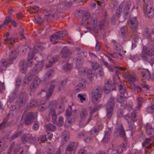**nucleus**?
<instances>
[{
  "label": "nucleus",
  "instance_id": "obj_1",
  "mask_svg": "<svg viewBox=\"0 0 154 154\" xmlns=\"http://www.w3.org/2000/svg\"><path fill=\"white\" fill-rule=\"evenodd\" d=\"M40 49L38 45L34 47L32 51H30L28 54L27 61L26 63L24 60H21L19 64L20 71L23 73H25L27 70V66L31 67L33 65L34 62L33 58L35 56V54Z\"/></svg>",
  "mask_w": 154,
  "mask_h": 154
},
{
  "label": "nucleus",
  "instance_id": "obj_2",
  "mask_svg": "<svg viewBox=\"0 0 154 154\" xmlns=\"http://www.w3.org/2000/svg\"><path fill=\"white\" fill-rule=\"evenodd\" d=\"M131 28L133 33L130 35V37L132 39V48H134L136 46L137 43L139 41V36L135 32L138 27V22L135 17L131 18L128 21Z\"/></svg>",
  "mask_w": 154,
  "mask_h": 154
},
{
  "label": "nucleus",
  "instance_id": "obj_3",
  "mask_svg": "<svg viewBox=\"0 0 154 154\" xmlns=\"http://www.w3.org/2000/svg\"><path fill=\"white\" fill-rule=\"evenodd\" d=\"M116 131L119 134L120 136L122 137L124 140V143L119 146L116 150V154H120L125 149L127 145L126 137L125 131L122 125H118L116 127Z\"/></svg>",
  "mask_w": 154,
  "mask_h": 154
},
{
  "label": "nucleus",
  "instance_id": "obj_4",
  "mask_svg": "<svg viewBox=\"0 0 154 154\" xmlns=\"http://www.w3.org/2000/svg\"><path fill=\"white\" fill-rule=\"evenodd\" d=\"M9 59L7 60L2 59L0 62V71L3 72L5 71L7 67L9 66L13 63V61L16 58L17 55L15 51H11L9 55Z\"/></svg>",
  "mask_w": 154,
  "mask_h": 154
},
{
  "label": "nucleus",
  "instance_id": "obj_5",
  "mask_svg": "<svg viewBox=\"0 0 154 154\" xmlns=\"http://www.w3.org/2000/svg\"><path fill=\"white\" fill-rule=\"evenodd\" d=\"M137 114L136 110H134L131 112V116H130L129 114H127L124 116L125 119L128 123L130 130L131 131V135H132L135 132V126L134 123L137 120L136 118Z\"/></svg>",
  "mask_w": 154,
  "mask_h": 154
},
{
  "label": "nucleus",
  "instance_id": "obj_6",
  "mask_svg": "<svg viewBox=\"0 0 154 154\" xmlns=\"http://www.w3.org/2000/svg\"><path fill=\"white\" fill-rule=\"evenodd\" d=\"M153 2L148 0L144 2L143 6L144 15L149 18H152L154 15V11L153 9Z\"/></svg>",
  "mask_w": 154,
  "mask_h": 154
},
{
  "label": "nucleus",
  "instance_id": "obj_7",
  "mask_svg": "<svg viewBox=\"0 0 154 154\" xmlns=\"http://www.w3.org/2000/svg\"><path fill=\"white\" fill-rule=\"evenodd\" d=\"M103 93L102 88L97 86L92 90L91 94L92 100L95 104L98 103L99 99L101 97Z\"/></svg>",
  "mask_w": 154,
  "mask_h": 154
},
{
  "label": "nucleus",
  "instance_id": "obj_8",
  "mask_svg": "<svg viewBox=\"0 0 154 154\" xmlns=\"http://www.w3.org/2000/svg\"><path fill=\"white\" fill-rule=\"evenodd\" d=\"M60 5H58L57 6H52L51 7H47L43 9V11H45L44 13L45 14V18L47 21H48L49 19L51 16H54V14H52L51 12L53 11L55 12L56 11H60Z\"/></svg>",
  "mask_w": 154,
  "mask_h": 154
},
{
  "label": "nucleus",
  "instance_id": "obj_9",
  "mask_svg": "<svg viewBox=\"0 0 154 154\" xmlns=\"http://www.w3.org/2000/svg\"><path fill=\"white\" fill-rule=\"evenodd\" d=\"M36 112H29L26 114L24 119V123L26 125L31 124L33 121L37 118Z\"/></svg>",
  "mask_w": 154,
  "mask_h": 154
},
{
  "label": "nucleus",
  "instance_id": "obj_10",
  "mask_svg": "<svg viewBox=\"0 0 154 154\" xmlns=\"http://www.w3.org/2000/svg\"><path fill=\"white\" fill-rule=\"evenodd\" d=\"M81 15H82L83 17L82 23L84 24H87L88 22V19L90 17V14L82 10L77 11L75 14V16L77 17H78Z\"/></svg>",
  "mask_w": 154,
  "mask_h": 154
},
{
  "label": "nucleus",
  "instance_id": "obj_11",
  "mask_svg": "<svg viewBox=\"0 0 154 154\" xmlns=\"http://www.w3.org/2000/svg\"><path fill=\"white\" fill-rule=\"evenodd\" d=\"M112 44L113 45L114 50L118 52L120 56L124 57L125 51L123 52L122 47L116 40L112 41Z\"/></svg>",
  "mask_w": 154,
  "mask_h": 154
},
{
  "label": "nucleus",
  "instance_id": "obj_12",
  "mask_svg": "<svg viewBox=\"0 0 154 154\" xmlns=\"http://www.w3.org/2000/svg\"><path fill=\"white\" fill-rule=\"evenodd\" d=\"M66 35H67V33L66 30L57 32L51 35V42H54L56 40L60 39L61 38Z\"/></svg>",
  "mask_w": 154,
  "mask_h": 154
},
{
  "label": "nucleus",
  "instance_id": "obj_13",
  "mask_svg": "<svg viewBox=\"0 0 154 154\" xmlns=\"http://www.w3.org/2000/svg\"><path fill=\"white\" fill-rule=\"evenodd\" d=\"M28 100L26 93L24 91L21 92L19 95V100L18 103L20 106H22L25 104Z\"/></svg>",
  "mask_w": 154,
  "mask_h": 154
},
{
  "label": "nucleus",
  "instance_id": "obj_14",
  "mask_svg": "<svg viewBox=\"0 0 154 154\" xmlns=\"http://www.w3.org/2000/svg\"><path fill=\"white\" fill-rule=\"evenodd\" d=\"M42 104L41 103H39L36 100H31L30 102L29 103L25 109V111H27L32 107H35L38 106H40Z\"/></svg>",
  "mask_w": 154,
  "mask_h": 154
},
{
  "label": "nucleus",
  "instance_id": "obj_15",
  "mask_svg": "<svg viewBox=\"0 0 154 154\" xmlns=\"http://www.w3.org/2000/svg\"><path fill=\"white\" fill-rule=\"evenodd\" d=\"M153 137L146 138L142 144L143 147L146 149H149L154 145V140H153Z\"/></svg>",
  "mask_w": 154,
  "mask_h": 154
},
{
  "label": "nucleus",
  "instance_id": "obj_16",
  "mask_svg": "<svg viewBox=\"0 0 154 154\" xmlns=\"http://www.w3.org/2000/svg\"><path fill=\"white\" fill-rule=\"evenodd\" d=\"M72 53L71 51L67 47H64L61 50L60 55L63 58H68Z\"/></svg>",
  "mask_w": 154,
  "mask_h": 154
},
{
  "label": "nucleus",
  "instance_id": "obj_17",
  "mask_svg": "<svg viewBox=\"0 0 154 154\" xmlns=\"http://www.w3.org/2000/svg\"><path fill=\"white\" fill-rule=\"evenodd\" d=\"M145 129L147 134L151 137H154V128L150 124L146 123L145 125Z\"/></svg>",
  "mask_w": 154,
  "mask_h": 154
},
{
  "label": "nucleus",
  "instance_id": "obj_18",
  "mask_svg": "<svg viewBox=\"0 0 154 154\" xmlns=\"http://www.w3.org/2000/svg\"><path fill=\"white\" fill-rule=\"evenodd\" d=\"M21 140L24 143H26L27 142L32 143L34 140L33 137L29 134H27V135L23 134L21 137Z\"/></svg>",
  "mask_w": 154,
  "mask_h": 154
},
{
  "label": "nucleus",
  "instance_id": "obj_19",
  "mask_svg": "<svg viewBox=\"0 0 154 154\" xmlns=\"http://www.w3.org/2000/svg\"><path fill=\"white\" fill-rule=\"evenodd\" d=\"M112 81L111 79L107 80L103 87V89L105 93L108 94L110 92L112 89Z\"/></svg>",
  "mask_w": 154,
  "mask_h": 154
},
{
  "label": "nucleus",
  "instance_id": "obj_20",
  "mask_svg": "<svg viewBox=\"0 0 154 154\" xmlns=\"http://www.w3.org/2000/svg\"><path fill=\"white\" fill-rule=\"evenodd\" d=\"M144 53L149 57H152L154 55V47L151 44H149L148 48H144Z\"/></svg>",
  "mask_w": 154,
  "mask_h": 154
},
{
  "label": "nucleus",
  "instance_id": "obj_21",
  "mask_svg": "<svg viewBox=\"0 0 154 154\" xmlns=\"http://www.w3.org/2000/svg\"><path fill=\"white\" fill-rule=\"evenodd\" d=\"M112 131L110 128H108L105 133V136L103 139L102 141L104 143H107L110 140L111 137Z\"/></svg>",
  "mask_w": 154,
  "mask_h": 154
},
{
  "label": "nucleus",
  "instance_id": "obj_22",
  "mask_svg": "<svg viewBox=\"0 0 154 154\" xmlns=\"http://www.w3.org/2000/svg\"><path fill=\"white\" fill-rule=\"evenodd\" d=\"M140 71L142 74V77L146 80H149L151 77L150 73L149 70L145 69H140Z\"/></svg>",
  "mask_w": 154,
  "mask_h": 154
},
{
  "label": "nucleus",
  "instance_id": "obj_23",
  "mask_svg": "<svg viewBox=\"0 0 154 154\" xmlns=\"http://www.w3.org/2000/svg\"><path fill=\"white\" fill-rule=\"evenodd\" d=\"M115 105L114 99L113 97H111L109 99L106 104V108L108 109H114Z\"/></svg>",
  "mask_w": 154,
  "mask_h": 154
},
{
  "label": "nucleus",
  "instance_id": "obj_24",
  "mask_svg": "<svg viewBox=\"0 0 154 154\" xmlns=\"http://www.w3.org/2000/svg\"><path fill=\"white\" fill-rule=\"evenodd\" d=\"M131 4L129 2L127 3L126 5L124 8V14H125V18L126 19L127 18V16L129 12L130 7L131 6Z\"/></svg>",
  "mask_w": 154,
  "mask_h": 154
},
{
  "label": "nucleus",
  "instance_id": "obj_25",
  "mask_svg": "<svg viewBox=\"0 0 154 154\" xmlns=\"http://www.w3.org/2000/svg\"><path fill=\"white\" fill-rule=\"evenodd\" d=\"M97 15L96 14H92L91 17V25L94 28H96L97 27Z\"/></svg>",
  "mask_w": 154,
  "mask_h": 154
},
{
  "label": "nucleus",
  "instance_id": "obj_26",
  "mask_svg": "<svg viewBox=\"0 0 154 154\" xmlns=\"http://www.w3.org/2000/svg\"><path fill=\"white\" fill-rule=\"evenodd\" d=\"M119 90L120 92V94L124 95L126 91V89L124 86L123 83L121 82H119L118 84Z\"/></svg>",
  "mask_w": 154,
  "mask_h": 154
},
{
  "label": "nucleus",
  "instance_id": "obj_27",
  "mask_svg": "<svg viewBox=\"0 0 154 154\" xmlns=\"http://www.w3.org/2000/svg\"><path fill=\"white\" fill-rule=\"evenodd\" d=\"M55 88V84H53L50 85V87L48 88L46 94V96L47 98L48 99L51 96Z\"/></svg>",
  "mask_w": 154,
  "mask_h": 154
},
{
  "label": "nucleus",
  "instance_id": "obj_28",
  "mask_svg": "<svg viewBox=\"0 0 154 154\" xmlns=\"http://www.w3.org/2000/svg\"><path fill=\"white\" fill-rule=\"evenodd\" d=\"M43 61L42 60L41 61L38 62V63L36 64L35 70L36 73H38L42 70L43 66Z\"/></svg>",
  "mask_w": 154,
  "mask_h": 154
},
{
  "label": "nucleus",
  "instance_id": "obj_29",
  "mask_svg": "<svg viewBox=\"0 0 154 154\" xmlns=\"http://www.w3.org/2000/svg\"><path fill=\"white\" fill-rule=\"evenodd\" d=\"M75 144V142L70 143L67 145L66 149V151L67 152L72 153V151L74 145Z\"/></svg>",
  "mask_w": 154,
  "mask_h": 154
},
{
  "label": "nucleus",
  "instance_id": "obj_30",
  "mask_svg": "<svg viewBox=\"0 0 154 154\" xmlns=\"http://www.w3.org/2000/svg\"><path fill=\"white\" fill-rule=\"evenodd\" d=\"M50 108L49 110V115L51 116L56 114L55 110V108L56 107V105L55 104H50Z\"/></svg>",
  "mask_w": 154,
  "mask_h": 154
},
{
  "label": "nucleus",
  "instance_id": "obj_31",
  "mask_svg": "<svg viewBox=\"0 0 154 154\" xmlns=\"http://www.w3.org/2000/svg\"><path fill=\"white\" fill-rule=\"evenodd\" d=\"M126 32L127 28L125 26H123L120 28L119 33L120 36L123 37L126 36Z\"/></svg>",
  "mask_w": 154,
  "mask_h": 154
},
{
  "label": "nucleus",
  "instance_id": "obj_32",
  "mask_svg": "<svg viewBox=\"0 0 154 154\" xmlns=\"http://www.w3.org/2000/svg\"><path fill=\"white\" fill-rule=\"evenodd\" d=\"M137 79L136 76L134 75H130V77L127 80L128 83L131 86L134 84V82L137 80Z\"/></svg>",
  "mask_w": 154,
  "mask_h": 154
},
{
  "label": "nucleus",
  "instance_id": "obj_33",
  "mask_svg": "<svg viewBox=\"0 0 154 154\" xmlns=\"http://www.w3.org/2000/svg\"><path fill=\"white\" fill-rule=\"evenodd\" d=\"M80 117L82 119H84L88 116V113L87 109L85 108H83L80 112Z\"/></svg>",
  "mask_w": 154,
  "mask_h": 154
},
{
  "label": "nucleus",
  "instance_id": "obj_34",
  "mask_svg": "<svg viewBox=\"0 0 154 154\" xmlns=\"http://www.w3.org/2000/svg\"><path fill=\"white\" fill-rule=\"evenodd\" d=\"M59 57L58 56H55L52 58V60L49 61V65H47L46 67L47 68H49L50 67L51 65L53 63L56 62L58 61L59 59Z\"/></svg>",
  "mask_w": 154,
  "mask_h": 154
},
{
  "label": "nucleus",
  "instance_id": "obj_35",
  "mask_svg": "<svg viewBox=\"0 0 154 154\" xmlns=\"http://www.w3.org/2000/svg\"><path fill=\"white\" fill-rule=\"evenodd\" d=\"M91 63V66L92 69L94 70H95L98 69L100 67V65L96 61H93L90 62Z\"/></svg>",
  "mask_w": 154,
  "mask_h": 154
},
{
  "label": "nucleus",
  "instance_id": "obj_36",
  "mask_svg": "<svg viewBox=\"0 0 154 154\" xmlns=\"http://www.w3.org/2000/svg\"><path fill=\"white\" fill-rule=\"evenodd\" d=\"M105 25V21L103 20H100L99 22V24L97 26V30H101L104 27Z\"/></svg>",
  "mask_w": 154,
  "mask_h": 154
},
{
  "label": "nucleus",
  "instance_id": "obj_37",
  "mask_svg": "<svg viewBox=\"0 0 154 154\" xmlns=\"http://www.w3.org/2000/svg\"><path fill=\"white\" fill-rule=\"evenodd\" d=\"M85 87V85L84 84L79 83L76 87L75 91L78 92L83 89Z\"/></svg>",
  "mask_w": 154,
  "mask_h": 154
},
{
  "label": "nucleus",
  "instance_id": "obj_38",
  "mask_svg": "<svg viewBox=\"0 0 154 154\" xmlns=\"http://www.w3.org/2000/svg\"><path fill=\"white\" fill-rule=\"evenodd\" d=\"M9 123L6 119H4L2 123L0 124V130L9 126Z\"/></svg>",
  "mask_w": 154,
  "mask_h": 154
},
{
  "label": "nucleus",
  "instance_id": "obj_39",
  "mask_svg": "<svg viewBox=\"0 0 154 154\" xmlns=\"http://www.w3.org/2000/svg\"><path fill=\"white\" fill-rule=\"evenodd\" d=\"M46 128L48 130L54 131L56 130V127L53 125L49 123L46 125Z\"/></svg>",
  "mask_w": 154,
  "mask_h": 154
},
{
  "label": "nucleus",
  "instance_id": "obj_40",
  "mask_svg": "<svg viewBox=\"0 0 154 154\" xmlns=\"http://www.w3.org/2000/svg\"><path fill=\"white\" fill-rule=\"evenodd\" d=\"M146 32V35L148 39H151L153 35L154 36V30L153 29L149 31L147 30Z\"/></svg>",
  "mask_w": 154,
  "mask_h": 154
},
{
  "label": "nucleus",
  "instance_id": "obj_41",
  "mask_svg": "<svg viewBox=\"0 0 154 154\" xmlns=\"http://www.w3.org/2000/svg\"><path fill=\"white\" fill-rule=\"evenodd\" d=\"M106 110L107 111L106 116L107 119H111L112 115L113 109L106 108Z\"/></svg>",
  "mask_w": 154,
  "mask_h": 154
},
{
  "label": "nucleus",
  "instance_id": "obj_42",
  "mask_svg": "<svg viewBox=\"0 0 154 154\" xmlns=\"http://www.w3.org/2000/svg\"><path fill=\"white\" fill-rule=\"evenodd\" d=\"M137 106L136 107L137 109H139L141 107V104L143 102V99L142 97L137 98Z\"/></svg>",
  "mask_w": 154,
  "mask_h": 154
},
{
  "label": "nucleus",
  "instance_id": "obj_43",
  "mask_svg": "<svg viewBox=\"0 0 154 154\" xmlns=\"http://www.w3.org/2000/svg\"><path fill=\"white\" fill-rule=\"evenodd\" d=\"M123 7V4H121L119 6V8L117 9L116 10L115 14L116 16L118 18L120 16V13L122 10V8Z\"/></svg>",
  "mask_w": 154,
  "mask_h": 154
},
{
  "label": "nucleus",
  "instance_id": "obj_44",
  "mask_svg": "<svg viewBox=\"0 0 154 154\" xmlns=\"http://www.w3.org/2000/svg\"><path fill=\"white\" fill-rule=\"evenodd\" d=\"M63 139L66 142L69 138V132L68 131H65L63 132Z\"/></svg>",
  "mask_w": 154,
  "mask_h": 154
},
{
  "label": "nucleus",
  "instance_id": "obj_45",
  "mask_svg": "<svg viewBox=\"0 0 154 154\" xmlns=\"http://www.w3.org/2000/svg\"><path fill=\"white\" fill-rule=\"evenodd\" d=\"M91 135V134L87 135V136H88L86 137L84 139V140L85 143H89L93 140V137Z\"/></svg>",
  "mask_w": 154,
  "mask_h": 154
},
{
  "label": "nucleus",
  "instance_id": "obj_46",
  "mask_svg": "<svg viewBox=\"0 0 154 154\" xmlns=\"http://www.w3.org/2000/svg\"><path fill=\"white\" fill-rule=\"evenodd\" d=\"M102 106L101 104L99 105L98 106H96L94 107V108L91 110L90 112V115L92 116H93V114L97 111L100 107Z\"/></svg>",
  "mask_w": 154,
  "mask_h": 154
},
{
  "label": "nucleus",
  "instance_id": "obj_47",
  "mask_svg": "<svg viewBox=\"0 0 154 154\" xmlns=\"http://www.w3.org/2000/svg\"><path fill=\"white\" fill-rule=\"evenodd\" d=\"M125 97L124 95H119L117 98V101L118 103H123L125 101Z\"/></svg>",
  "mask_w": 154,
  "mask_h": 154
},
{
  "label": "nucleus",
  "instance_id": "obj_48",
  "mask_svg": "<svg viewBox=\"0 0 154 154\" xmlns=\"http://www.w3.org/2000/svg\"><path fill=\"white\" fill-rule=\"evenodd\" d=\"M64 122L63 117L61 116H59L58 118V121L57 123V125L59 126H61L63 125Z\"/></svg>",
  "mask_w": 154,
  "mask_h": 154
},
{
  "label": "nucleus",
  "instance_id": "obj_49",
  "mask_svg": "<svg viewBox=\"0 0 154 154\" xmlns=\"http://www.w3.org/2000/svg\"><path fill=\"white\" fill-rule=\"evenodd\" d=\"M87 76L89 79L91 81L93 80V78L94 77V74L93 73L91 70L89 69L87 72Z\"/></svg>",
  "mask_w": 154,
  "mask_h": 154
},
{
  "label": "nucleus",
  "instance_id": "obj_50",
  "mask_svg": "<svg viewBox=\"0 0 154 154\" xmlns=\"http://www.w3.org/2000/svg\"><path fill=\"white\" fill-rule=\"evenodd\" d=\"M22 133V131L16 132L14 133V134L11 137V139L12 140H14L16 138H17Z\"/></svg>",
  "mask_w": 154,
  "mask_h": 154
},
{
  "label": "nucleus",
  "instance_id": "obj_51",
  "mask_svg": "<svg viewBox=\"0 0 154 154\" xmlns=\"http://www.w3.org/2000/svg\"><path fill=\"white\" fill-rule=\"evenodd\" d=\"M115 68H116L115 73L117 76L120 73V70H126L125 67L115 66Z\"/></svg>",
  "mask_w": 154,
  "mask_h": 154
},
{
  "label": "nucleus",
  "instance_id": "obj_52",
  "mask_svg": "<svg viewBox=\"0 0 154 154\" xmlns=\"http://www.w3.org/2000/svg\"><path fill=\"white\" fill-rule=\"evenodd\" d=\"M38 85L33 83L31 84L29 87V89L30 91L31 92H34L35 91L37 88Z\"/></svg>",
  "mask_w": 154,
  "mask_h": 154
},
{
  "label": "nucleus",
  "instance_id": "obj_53",
  "mask_svg": "<svg viewBox=\"0 0 154 154\" xmlns=\"http://www.w3.org/2000/svg\"><path fill=\"white\" fill-rule=\"evenodd\" d=\"M72 67V65L71 64L67 63L63 66L64 70L66 71L70 70Z\"/></svg>",
  "mask_w": 154,
  "mask_h": 154
},
{
  "label": "nucleus",
  "instance_id": "obj_54",
  "mask_svg": "<svg viewBox=\"0 0 154 154\" xmlns=\"http://www.w3.org/2000/svg\"><path fill=\"white\" fill-rule=\"evenodd\" d=\"M72 112V107L71 106L69 107L66 110V117L70 116Z\"/></svg>",
  "mask_w": 154,
  "mask_h": 154
},
{
  "label": "nucleus",
  "instance_id": "obj_55",
  "mask_svg": "<svg viewBox=\"0 0 154 154\" xmlns=\"http://www.w3.org/2000/svg\"><path fill=\"white\" fill-rule=\"evenodd\" d=\"M131 87L132 89H134L137 92H139L142 90V88L140 87L136 86L135 84L131 86Z\"/></svg>",
  "mask_w": 154,
  "mask_h": 154
},
{
  "label": "nucleus",
  "instance_id": "obj_56",
  "mask_svg": "<svg viewBox=\"0 0 154 154\" xmlns=\"http://www.w3.org/2000/svg\"><path fill=\"white\" fill-rule=\"evenodd\" d=\"M98 131V130L97 129H95L94 130H91L90 132L87 133V135L91 134L93 135L94 136H95L97 134V133Z\"/></svg>",
  "mask_w": 154,
  "mask_h": 154
},
{
  "label": "nucleus",
  "instance_id": "obj_57",
  "mask_svg": "<svg viewBox=\"0 0 154 154\" xmlns=\"http://www.w3.org/2000/svg\"><path fill=\"white\" fill-rule=\"evenodd\" d=\"M35 22L39 24L43 23L44 20L40 16H38L36 18H35Z\"/></svg>",
  "mask_w": 154,
  "mask_h": 154
},
{
  "label": "nucleus",
  "instance_id": "obj_58",
  "mask_svg": "<svg viewBox=\"0 0 154 154\" xmlns=\"http://www.w3.org/2000/svg\"><path fill=\"white\" fill-rule=\"evenodd\" d=\"M53 73V70L52 69H50L46 73V77L48 78H50L52 76V74Z\"/></svg>",
  "mask_w": 154,
  "mask_h": 154
},
{
  "label": "nucleus",
  "instance_id": "obj_59",
  "mask_svg": "<svg viewBox=\"0 0 154 154\" xmlns=\"http://www.w3.org/2000/svg\"><path fill=\"white\" fill-rule=\"evenodd\" d=\"M146 109V111L149 113L152 112L154 110V104H152L151 106H147Z\"/></svg>",
  "mask_w": 154,
  "mask_h": 154
},
{
  "label": "nucleus",
  "instance_id": "obj_60",
  "mask_svg": "<svg viewBox=\"0 0 154 154\" xmlns=\"http://www.w3.org/2000/svg\"><path fill=\"white\" fill-rule=\"evenodd\" d=\"M141 56L142 59L145 60H147L148 59L147 55L144 53V50L143 49L141 54Z\"/></svg>",
  "mask_w": 154,
  "mask_h": 154
},
{
  "label": "nucleus",
  "instance_id": "obj_61",
  "mask_svg": "<svg viewBox=\"0 0 154 154\" xmlns=\"http://www.w3.org/2000/svg\"><path fill=\"white\" fill-rule=\"evenodd\" d=\"M4 41L5 42L8 41L11 44H13V43L15 42L14 38L13 37H10L8 39H5Z\"/></svg>",
  "mask_w": 154,
  "mask_h": 154
},
{
  "label": "nucleus",
  "instance_id": "obj_62",
  "mask_svg": "<svg viewBox=\"0 0 154 154\" xmlns=\"http://www.w3.org/2000/svg\"><path fill=\"white\" fill-rule=\"evenodd\" d=\"M12 19L11 17L9 16H7L6 17L5 20L4 22L3 23L4 25H7L9 22H11V19Z\"/></svg>",
  "mask_w": 154,
  "mask_h": 154
},
{
  "label": "nucleus",
  "instance_id": "obj_63",
  "mask_svg": "<svg viewBox=\"0 0 154 154\" xmlns=\"http://www.w3.org/2000/svg\"><path fill=\"white\" fill-rule=\"evenodd\" d=\"M40 79L38 77H36L34 78L33 83L38 86L40 83Z\"/></svg>",
  "mask_w": 154,
  "mask_h": 154
},
{
  "label": "nucleus",
  "instance_id": "obj_64",
  "mask_svg": "<svg viewBox=\"0 0 154 154\" xmlns=\"http://www.w3.org/2000/svg\"><path fill=\"white\" fill-rule=\"evenodd\" d=\"M83 61V58L80 57H78L76 59V64H82Z\"/></svg>",
  "mask_w": 154,
  "mask_h": 154
}]
</instances>
